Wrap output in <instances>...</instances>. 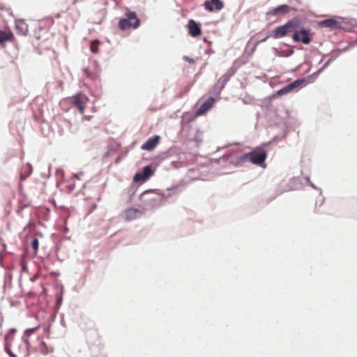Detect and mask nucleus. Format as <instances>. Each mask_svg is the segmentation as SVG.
<instances>
[{
	"instance_id": "14",
	"label": "nucleus",
	"mask_w": 357,
	"mask_h": 357,
	"mask_svg": "<svg viewBox=\"0 0 357 357\" xmlns=\"http://www.w3.org/2000/svg\"><path fill=\"white\" fill-rule=\"evenodd\" d=\"M188 29L189 34L192 37L199 36L202 33L199 25L193 20L188 21Z\"/></svg>"
},
{
	"instance_id": "13",
	"label": "nucleus",
	"mask_w": 357,
	"mask_h": 357,
	"mask_svg": "<svg viewBox=\"0 0 357 357\" xmlns=\"http://www.w3.org/2000/svg\"><path fill=\"white\" fill-rule=\"evenodd\" d=\"M204 6L206 10L212 12L214 10H220L223 8L224 3L220 0H210L206 1Z\"/></svg>"
},
{
	"instance_id": "19",
	"label": "nucleus",
	"mask_w": 357,
	"mask_h": 357,
	"mask_svg": "<svg viewBox=\"0 0 357 357\" xmlns=\"http://www.w3.org/2000/svg\"><path fill=\"white\" fill-rule=\"evenodd\" d=\"M99 44H100V42L98 40H94V41L91 42V45H90V50L93 53L97 54L98 52Z\"/></svg>"
},
{
	"instance_id": "23",
	"label": "nucleus",
	"mask_w": 357,
	"mask_h": 357,
	"mask_svg": "<svg viewBox=\"0 0 357 357\" xmlns=\"http://www.w3.org/2000/svg\"><path fill=\"white\" fill-rule=\"evenodd\" d=\"M22 271H24V272L28 271V267L24 263H22Z\"/></svg>"
},
{
	"instance_id": "4",
	"label": "nucleus",
	"mask_w": 357,
	"mask_h": 357,
	"mask_svg": "<svg viewBox=\"0 0 357 357\" xmlns=\"http://www.w3.org/2000/svg\"><path fill=\"white\" fill-rule=\"evenodd\" d=\"M89 100V98L82 93H77L65 100L68 104L77 108L82 114H84Z\"/></svg>"
},
{
	"instance_id": "20",
	"label": "nucleus",
	"mask_w": 357,
	"mask_h": 357,
	"mask_svg": "<svg viewBox=\"0 0 357 357\" xmlns=\"http://www.w3.org/2000/svg\"><path fill=\"white\" fill-rule=\"evenodd\" d=\"M292 91V89L291 87L290 86V84H289L287 86L283 87L282 89H280L278 91V94L279 96H282V95H284V94H286L290 91Z\"/></svg>"
},
{
	"instance_id": "11",
	"label": "nucleus",
	"mask_w": 357,
	"mask_h": 357,
	"mask_svg": "<svg viewBox=\"0 0 357 357\" xmlns=\"http://www.w3.org/2000/svg\"><path fill=\"white\" fill-rule=\"evenodd\" d=\"M142 212L135 208H129L125 210L122 214L123 218L126 221H132L138 218Z\"/></svg>"
},
{
	"instance_id": "15",
	"label": "nucleus",
	"mask_w": 357,
	"mask_h": 357,
	"mask_svg": "<svg viewBox=\"0 0 357 357\" xmlns=\"http://www.w3.org/2000/svg\"><path fill=\"white\" fill-rule=\"evenodd\" d=\"M15 28L17 33L22 36H26L29 31L28 25L22 20L16 22Z\"/></svg>"
},
{
	"instance_id": "10",
	"label": "nucleus",
	"mask_w": 357,
	"mask_h": 357,
	"mask_svg": "<svg viewBox=\"0 0 357 357\" xmlns=\"http://www.w3.org/2000/svg\"><path fill=\"white\" fill-rule=\"evenodd\" d=\"M153 174V171L151 166H146L144 167L142 172L137 173L135 175L133 180L135 182H139L141 181H145Z\"/></svg>"
},
{
	"instance_id": "18",
	"label": "nucleus",
	"mask_w": 357,
	"mask_h": 357,
	"mask_svg": "<svg viewBox=\"0 0 357 357\" xmlns=\"http://www.w3.org/2000/svg\"><path fill=\"white\" fill-rule=\"evenodd\" d=\"M306 82L305 79H296L294 82L290 83V86L291 87L292 90L296 88H301L303 86V85Z\"/></svg>"
},
{
	"instance_id": "17",
	"label": "nucleus",
	"mask_w": 357,
	"mask_h": 357,
	"mask_svg": "<svg viewBox=\"0 0 357 357\" xmlns=\"http://www.w3.org/2000/svg\"><path fill=\"white\" fill-rule=\"evenodd\" d=\"M289 10H290L289 6L284 4V5H280L279 6H278L277 8H275L269 13L274 15L279 14V13L287 14L289 12Z\"/></svg>"
},
{
	"instance_id": "3",
	"label": "nucleus",
	"mask_w": 357,
	"mask_h": 357,
	"mask_svg": "<svg viewBox=\"0 0 357 357\" xmlns=\"http://www.w3.org/2000/svg\"><path fill=\"white\" fill-rule=\"evenodd\" d=\"M299 28V20L298 19H292L289 20L282 26L277 27L273 31V38L275 39L282 38L289 33H294L296 29Z\"/></svg>"
},
{
	"instance_id": "24",
	"label": "nucleus",
	"mask_w": 357,
	"mask_h": 357,
	"mask_svg": "<svg viewBox=\"0 0 357 357\" xmlns=\"http://www.w3.org/2000/svg\"><path fill=\"white\" fill-rule=\"evenodd\" d=\"M83 119H84V120H88V121H89V120H90V119H91V116H84L83 117Z\"/></svg>"
},
{
	"instance_id": "1",
	"label": "nucleus",
	"mask_w": 357,
	"mask_h": 357,
	"mask_svg": "<svg viewBox=\"0 0 357 357\" xmlns=\"http://www.w3.org/2000/svg\"><path fill=\"white\" fill-rule=\"evenodd\" d=\"M266 158V151L261 147H257L253 151L242 155L241 161H249L254 165L264 167Z\"/></svg>"
},
{
	"instance_id": "9",
	"label": "nucleus",
	"mask_w": 357,
	"mask_h": 357,
	"mask_svg": "<svg viewBox=\"0 0 357 357\" xmlns=\"http://www.w3.org/2000/svg\"><path fill=\"white\" fill-rule=\"evenodd\" d=\"M215 100L213 97L207 98L196 111L197 116H201L206 114L214 105Z\"/></svg>"
},
{
	"instance_id": "25",
	"label": "nucleus",
	"mask_w": 357,
	"mask_h": 357,
	"mask_svg": "<svg viewBox=\"0 0 357 357\" xmlns=\"http://www.w3.org/2000/svg\"><path fill=\"white\" fill-rule=\"evenodd\" d=\"M78 2V0H73V4H76Z\"/></svg>"
},
{
	"instance_id": "5",
	"label": "nucleus",
	"mask_w": 357,
	"mask_h": 357,
	"mask_svg": "<svg viewBox=\"0 0 357 357\" xmlns=\"http://www.w3.org/2000/svg\"><path fill=\"white\" fill-rule=\"evenodd\" d=\"M292 39L296 43H302L304 45H308L312 40V34L310 29L300 27L296 29L292 35Z\"/></svg>"
},
{
	"instance_id": "22",
	"label": "nucleus",
	"mask_w": 357,
	"mask_h": 357,
	"mask_svg": "<svg viewBox=\"0 0 357 357\" xmlns=\"http://www.w3.org/2000/svg\"><path fill=\"white\" fill-rule=\"evenodd\" d=\"M183 60H185V61L190 63H195V60L192 58H190L189 56H183Z\"/></svg>"
},
{
	"instance_id": "7",
	"label": "nucleus",
	"mask_w": 357,
	"mask_h": 357,
	"mask_svg": "<svg viewBox=\"0 0 357 357\" xmlns=\"http://www.w3.org/2000/svg\"><path fill=\"white\" fill-rule=\"evenodd\" d=\"M146 195H151V197L147 199L146 201L149 202L151 206H155L160 205L162 200L163 197L160 194L157 193L155 190H150L144 192L142 195V197H144Z\"/></svg>"
},
{
	"instance_id": "8",
	"label": "nucleus",
	"mask_w": 357,
	"mask_h": 357,
	"mask_svg": "<svg viewBox=\"0 0 357 357\" xmlns=\"http://www.w3.org/2000/svg\"><path fill=\"white\" fill-rule=\"evenodd\" d=\"M319 26L321 27L329 28L331 30H337L343 29L342 23L335 19L330 18L320 21Z\"/></svg>"
},
{
	"instance_id": "6",
	"label": "nucleus",
	"mask_w": 357,
	"mask_h": 357,
	"mask_svg": "<svg viewBox=\"0 0 357 357\" xmlns=\"http://www.w3.org/2000/svg\"><path fill=\"white\" fill-rule=\"evenodd\" d=\"M233 70H229L227 73L221 76L214 86V93L220 94L222 90L225 88L226 84L230 79L231 77L234 75Z\"/></svg>"
},
{
	"instance_id": "2",
	"label": "nucleus",
	"mask_w": 357,
	"mask_h": 357,
	"mask_svg": "<svg viewBox=\"0 0 357 357\" xmlns=\"http://www.w3.org/2000/svg\"><path fill=\"white\" fill-rule=\"evenodd\" d=\"M140 25V20L134 11H128L125 13V17L119 20V27L122 31L130 29H137Z\"/></svg>"
},
{
	"instance_id": "21",
	"label": "nucleus",
	"mask_w": 357,
	"mask_h": 357,
	"mask_svg": "<svg viewBox=\"0 0 357 357\" xmlns=\"http://www.w3.org/2000/svg\"><path fill=\"white\" fill-rule=\"evenodd\" d=\"M32 248L36 252L39 247V241L37 238H34L31 243Z\"/></svg>"
},
{
	"instance_id": "16",
	"label": "nucleus",
	"mask_w": 357,
	"mask_h": 357,
	"mask_svg": "<svg viewBox=\"0 0 357 357\" xmlns=\"http://www.w3.org/2000/svg\"><path fill=\"white\" fill-rule=\"evenodd\" d=\"M14 38V35L10 31H3L0 30V44L8 41L12 42Z\"/></svg>"
},
{
	"instance_id": "12",
	"label": "nucleus",
	"mask_w": 357,
	"mask_h": 357,
	"mask_svg": "<svg viewBox=\"0 0 357 357\" xmlns=\"http://www.w3.org/2000/svg\"><path fill=\"white\" fill-rule=\"evenodd\" d=\"M160 137L158 135H155L152 137L149 138L145 143L141 146L142 150L152 151L159 144Z\"/></svg>"
},
{
	"instance_id": "26",
	"label": "nucleus",
	"mask_w": 357,
	"mask_h": 357,
	"mask_svg": "<svg viewBox=\"0 0 357 357\" xmlns=\"http://www.w3.org/2000/svg\"><path fill=\"white\" fill-rule=\"evenodd\" d=\"M268 38V37H266L265 38H264L263 40H261V42H264L266 41V40Z\"/></svg>"
}]
</instances>
